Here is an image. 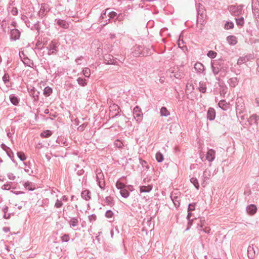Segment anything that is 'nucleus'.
<instances>
[{
  "instance_id": "nucleus-1",
  "label": "nucleus",
  "mask_w": 259,
  "mask_h": 259,
  "mask_svg": "<svg viewBox=\"0 0 259 259\" xmlns=\"http://www.w3.org/2000/svg\"><path fill=\"white\" fill-rule=\"evenodd\" d=\"M96 181L99 187L101 189H104L105 187L104 176L100 169L96 171Z\"/></svg>"
},
{
  "instance_id": "nucleus-2",
  "label": "nucleus",
  "mask_w": 259,
  "mask_h": 259,
  "mask_svg": "<svg viewBox=\"0 0 259 259\" xmlns=\"http://www.w3.org/2000/svg\"><path fill=\"white\" fill-rule=\"evenodd\" d=\"M243 7V6L242 5H231L229 7L228 10L232 15L237 16L242 14Z\"/></svg>"
},
{
  "instance_id": "nucleus-3",
  "label": "nucleus",
  "mask_w": 259,
  "mask_h": 259,
  "mask_svg": "<svg viewBox=\"0 0 259 259\" xmlns=\"http://www.w3.org/2000/svg\"><path fill=\"white\" fill-rule=\"evenodd\" d=\"M145 48L143 46L140 45L136 46L135 47V51L133 52L134 56H148L150 53L145 52Z\"/></svg>"
},
{
  "instance_id": "nucleus-4",
  "label": "nucleus",
  "mask_w": 259,
  "mask_h": 259,
  "mask_svg": "<svg viewBox=\"0 0 259 259\" xmlns=\"http://www.w3.org/2000/svg\"><path fill=\"white\" fill-rule=\"evenodd\" d=\"M50 11L49 6L47 4H42L41 5L40 10L38 12V15L41 18L44 17L48 12Z\"/></svg>"
},
{
  "instance_id": "nucleus-5",
  "label": "nucleus",
  "mask_w": 259,
  "mask_h": 259,
  "mask_svg": "<svg viewBox=\"0 0 259 259\" xmlns=\"http://www.w3.org/2000/svg\"><path fill=\"white\" fill-rule=\"evenodd\" d=\"M58 46L57 42L52 41L48 47H47V49L49 51V54L51 55L56 53L57 51V48Z\"/></svg>"
},
{
  "instance_id": "nucleus-6",
  "label": "nucleus",
  "mask_w": 259,
  "mask_h": 259,
  "mask_svg": "<svg viewBox=\"0 0 259 259\" xmlns=\"http://www.w3.org/2000/svg\"><path fill=\"white\" fill-rule=\"evenodd\" d=\"M20 36V32L17 29H13L10 32V39L11 40H16L19 39Z\"/></svg>"
},
{
  "instance_id": "nucleus-7",
  "label": "nucleus",
  "mask_w": 259,
  "mask_h": 259,
  "mask_svg": "<svg viewBox=\"0 0 259 259\" xmlns=\"http://www.w3.org/2000/svg\"><path fill=\"white\" fill-rule=\"evenodd\" d=\"M205 224V220H200V224L198 225V229L199 230H201L205 232L207 234H209L210 231V228L208 227H205L204 225Z\"/></svg>"
},
{
  "instance_id": "nucleus-8",
  "label": "nucleus",
  "mask_w": 259,
  "mask_h": 259,
  "mask_svg": "<svg viewBox=\"0 0 259 259\" xmlns=\"http://www.w3.org/2000/svg\"><path fill=\"white\" fill-rule=\"evenodd\" d=\"M177 194V193L172 192L170 196L171 199L175 206H179L180 204V199Z\"/></svg>"
},
{
  "instance_id": "nucleus-9",
  "label": "nucleus",
  "mask_w": 259,
  "mask_h": 259,
  "mask_svg": "<svg viewBox=\"0 0 259 259\" xmlns=\"http://www.w3.org/2000/svg\"><path fill=\"white\" fill-rule=\"evenodd\" d=\"M215 157V151L213 149H209L206 153V159L208 161L211 162L213 160H214Z\"/></svg>"
},
{
  "instance_id": "nucleus-10",
  "label": "nucleus",
  "mask_w": 259,
  "mask_h": 259,
  "mask_svg": "<svg viewBox=\"0 0 259 259\" xmlns=\"http://www.w3.org/2000/svg\"><path fill=\"white\" fill-rule=\"evenodd\" d=\"M219 107L224 110H227L230 107L229 102H227L225 100H222L219 101L218 104Z\"/></svg>"
},
{
  "instance_id": "nucleus-11",
  "label": "nucleus",
  "mask_w": 259,
  "mask_h": 259,
  "mask_svg": "<svg viewBox=\"0 0 259 259\" xmlns=\"http://www.w3.org/2000/svg\"><path fill=\"white\" fill-rule=\"evenodd\" d=\"M55 22L60 27L64 28L67 29L69 27V24L64 20L56 19Z\"/></svg>"
},
{
  "instance_id": "nucleus-12",
  "label": "nucleus",
  "mask_w": 259,
  "mask_h": 259,
  "mask_svg": "<svg viewBox=\"0 0 259 259\" xmlns=\"http://www.w3.org/2000/svg\"><path fill=\"white\" fill-rule=\"evenodd\" d=\"M215 117V111L212 108H209L207 113V118L213 120Z\"/></svg>"
},
{
  "instance_id": "nucleus-13",
  "label": "nucleus",
  "mask_w": 259,
  "mask_h": 259,
  "mask_svg": "<svg viewBox=\"0 0 259 259\" xmlns=\"http://www.w3.org/2000/svg\"><path fill=\"white\" fill-rule=\"evenodd\" d=\"M246 211L250 215L255 214L257 210L256 206L254 204H250L246 207Z\"/></svg>"
},
{
  "instance_id": "nucleus-14",
  "label": "nucleus",
  "mask_w": 259,
  "mask_h": 259,
  "mask_svg": "<svg viewBox=\"0 0 259 259\" xmlns=\"http://www.w3.org/2000/svg\"><path fill=\"white\" fill-rule=\"evenodd\" d=\"M194 68L197 72L200 73H202L204 71V66L200 62L196 63L194 65Z\"/></svg>"
},
{
  "instance_id": "nucleus-15",
  "label": "nucleus",
  "mask_w": 259,
  "mask_h": 259,
  "mask_svg": "<svg viewBox=\"0 0 259 259\" xmlns=\"http://www.w3.org/2000/svg\"><path fill=\"white\" fill-rule=\"evenodd\" d=\"M255 254V250L253 246L249 245L247 248V254L249 258H253Z\"/></svg>"
},
{
  "instance_id": "nucleus-16",
  "label": "nucleus",
  "mask_w": 259,
  "mask_h": 259,
  "mask_svg": "<svg viewBox=\"0 0 259 259\" xmlns=\"http://www.w3.org/2000/svg\"><path fill=\"white\" fill-rule=\"evenodd\" d=\"M258 120L259 116L256 114H253L250 117L248 121L249 122V123L251 124H255L256 125H257Z\"/></svg>"
},
{
  "instance_id": "nucleus-17",
  "label": "nucleus",
  "mask_w": 259,
  "mask_h": 259,
  "mask_svg": "<svg viewBox=\"0 0 259 259\" xmlns=\"http://www.w3.org/2000/svg\"><path fill=\"white\" fill-rule=\"evenodd\" d=\"M250 55L245 56L244 57H240L237 61V64L240 65L242 64L245 63L247 61H249L250 59Z\"/></svg>"
},
{
  "instance_id": "nucleus-18",
  "label": "nucleus",
  "mask_w": 259,
  "mask_h": 259,
  "mask_svg": "<svg viewBox=\"0 0 259 259\" xmlns=\"http://www.w3.org/2000/svg\"><path fill=\"white\" fill-rule=\"evenodd\" d=\"M81 196L83 199L88 201L91 199V192L88 190H84L81 192Z\"/></svg>"
},
{
  "instance_id": "nucleus-19",
  "label": "nucleus",
  "mask_w": 259,
  "mask_h": 259,
  "mask_svg": "<svg viewBox=\"0 0 259 259\" xmlns=\"http://www.w3.org/2000/svg\"><path fill=\"white\" fill-rule=\"evenodd\" d=\"M211 176V172L210 170H209L208 169H206L204 171L203 176H202V178H203V180L204 182L209 179Z\"/></svg>"
},
{
  "instance_id": "nucleus-20",
  "label": "nucleus",
  "mask_w": 259,
  "mask_h": 259,
  "mask_svg": "<svg viewBox=\"0 0 259 259\" xmlns=\"http://www.w3.org/2000/svg\"><path fill=\"white\" fill-rule=\"evenodd\" d=\"M227 40L231 45H235L237 44L236 37L234 35H230L227 37Z\"/></svg>"
},
{
  "instance_id": "nucleus-21",
  "label": "nucleus",
  "mask_w": 259,
  "mask_h": 259,
  "mask_svg": "<svg viewBox=\"0 0 259 259\" xmlns=\"http://www.w3.org/2000/svg\"><path fill=\"white\" fill-rule=\"evenodd\" d=\"M104 60L105 63L107 64H115L113 56L108 55L104 57Z\"/></svg>"
},
{
  "instance_id": "nucleus-22",
  "label": "nucleus",
  "mask_w": 259,
  "mask_h": 259,
  "mask_svg": "<svg viewBox=\"0 0 259 259\" xmlns=\"http://www.w3.org/2000/svg\"><path fill=\"white\" fill-rule=\"evenodd\" d=\"M181 36L182 34L180 35L179 39L178 41V45L179 48H181L182 50L185 51L187 50V47L183 40L181 39Z\"/></svg>"
},
{
  "instance_id": "nucleus-23",
  "label": "nucleus",
  "mask_w": 259,
  "mask_h": 259,
  "mask_svg": "<svg viewBox=\"0 0 259 259\" xmlns=\"http://www.w3.org/2000/svg\"><path fill=\"white\" fill-rule=\"evenodd\" d=\"M152 189V186L151 185L142 186L140 187V190L141 193L143 192H149Z\"/></svg>"
},
{
  "instance_id": "nucleus-24",
  "label": "nucleus",
  "mask_w": 259,
  "mask_h": 259,
  "mask_svg": "<svg viewBox=\"0 0 259 259\" xmlns=\"http://www.w3.org/2000/svg\"><path fill=\"white\" fill-rule=\"evenodd\" d=\"M69 224L71 227H75L78 225L79 222L77 218H72L69 221Z\"/></svg>"
},
{
  "instance_id": "nucleus-25",
  "label": "nucleus",
  "mask_w": 259,
  "mask_h": 259,
  "mask_svg": "<svg viewBox=\"0 0 259 259\" xmlns=\"http://www.w3.org/2000/svg\"><path fill=\"white\" fill-rule=\"evenodd\" d=\"M228 83L231 87H235L238 84V80L237 77H232L228 80Z\"/></svg>"
},
{
  "instance_id": "nucleus-26",
  "label": "nucleus",
  "mask_w": 259,
  "mask_h": 259,
  "mask_svg": "<svg viewBox=\"0 0 259 259\" xmlns=\"http://www.w3.org/2000/svg\"><path fill=\"white\" fill-rule=\"evenodd\" d=\"M105 203L106 205L112 206L114 205L113 198L111 196H107L105 199Z\"/></svg>"
},
{
  "instance_id": "nucleus-27",
  "label": "nucleus",
  "mask_w": 259,
  "mask_h": 259,
  "mask_svg": "<svg viewBox=\"0 0 259 259\" xmlns=\"http://www.w3.org/2000/svg\"><path fill=\"white\" fill-rule=\"evenodd\" d=\"M112 110H115V111H117L115 113V115H112V117H114L118 116V113L119 112V108L117 105L114 104L112 107H110V113L112 112Z\"/></svg>"
},
{
  "instance_id": "nucleus-28",
  "label": "nucleus",
  "mask_w": 259,
  "mask_h": 259,
  "mask_svg": "<svg viewBox=\"0 0 259 259\" xmlns=\"http://www.w3.org/2000/svg\"><path fill=\"white\" fill-rule=\"evenodd\" d=\"M23 62L24 63V64L25 65H26V66H28L29 67H32L33 66V61L27 57L24 58L23 59Z\"/></svg>"
},
{
  "instance_id": "nucleus-29",
  "label": "nucleus",
  "mask_w": 259,
  "mask_h": 259,
  "mask_svg": "<svg viewBox=\"0 0 259 259\" xmlns=\"http://www.w3.org/2000/svg\"><path fill=\"white\" fill-rule=\"evenodd\" d=\"M42 91L43 94L45 96H49L52 93V89L49 87H46Z\"/></svg>"
},
{
  "instance_id": "nucleus-30",
  "label": "nucleus",
  "mask_w": 259,
  "mask_h": 259,
  "mask_svg": "<svg viewBox=\"0 0 259 259\" xmlns=\"http://www.w3.org/2000/svg\"><path fill=\"white\" fill-rule=\"evenodd\" d=\"M52 134V133L50 130L44 131L40 134V136L43 138H48L51 136Z\"/></svg>"
},
{
  "instance_id": "nucleus-31",
  "label": "nucleus",
  "mask_w": 259,
  "mask_h": 259,
  "mask_svg": "<svg viewBox=\"0 0 259 259\" xmlns=\"http://www.w3.org/2000/svg\"><path fill=\"white\" fill-rule=\"evenodd\" d=\"M190 182L191 183H192L193 184V185L194 186V187L197 189L198 190L199 189V183L198 182V180L196 178H192L191 179H190Z\"/></svg>"
},
{
  "instance_id": "nucleus-32",
  "label": "nucleus",
  "mask_w": 259,
  "mask_h": 259,
  "mask_svg": "<svg viewBox=\"0 0 259 259\" xmlns=\"http://www.w3.org/2000/svg\"><path fill=\"white\" fill-rule=\"evenodd\" d=\"M160 114L161 116H167L169 115V112L165 107H163L160 109Z\"/></svg>"
},
{
  "instance_id": "nucleus-33",
  "label": "nucleus",
  "mask_w": 259,
  "mask_h": 259,
  "mask_svg": "<svg viewBox=\"0 0 259 259\" xmlns=\"http://www.w3.org/2000/svg\"><path fill=\"white\" fill-rule=\"evenodd\" d=\"M236 23L237 25L240 26H243L244 24V20L243 17L236 18Z\"/></svg>"
},
{
  "instance_id": "nucleus-34",
  "label": "nucleus",
  "mask_w": 259,
  "mask_h": 259,
  "mask_svg": "<svg viewBox=\"0 0 259 259\" xmlns=\"http://www.w3.org/2000/svg\"><path fill=\"white\" fill-rule=\"evenodd\" d=\"M120 194L123 197L127 198L128 197L130 193L126 189H121V190H120Z\"/></svg>"
},
{
  "instance_id": "nucleus-35",
  "label": "nucleus",
  "mask_w": 259,
  "mask_h": 259,
  "mask_svg": "<svg viewBox=\"0 0 259 259\" xmlns=\"http://www.w3.org/2000/svg\"><path fill=\"white\" fill-rule=\"evenodd\" d=\"M63 205L62 200L57 199L55 203L54 206L57 208H61Z\"/></svg>"
},
{
  "instance_id": "nucleus-36",
  "label": "nucleus",
  "mask_w": 259,
  "mask_h": 259,
  "mask_svg": "<svg viewBox=\"0 0 259 259\" xmlns=\"http://www.w3.org/2000/svg\"><path fill=\"white\" fill-rule=\"evenodd\" d=\"M156 159L158 162H161L163 160V155L160 152H157L156 154Z\"/></svg>"
},
{
  "instance_id": "nucleus-37",
  "label": "nucleus",
  "mask_w": 259,
  "mask_h": 259,
  "mask_svg": "<svg viewBox=\"0 0 259 259\" xmlns=\"http://www.w3.org/2000/svg\"><path fill=\"white\" fill-rule=\"evenodd\" d=\"M17 156L21 161H24L26 159V157L24 153L22 152H18Z\"/></svg>"
},
{
  "instance_id": "nucleus-38",
  "label": "nucleus",
  "mask_w": 259,
  "mask_h": 259,
  "mask_svg": "<svg viewBox=\"0 0 259 259\" xmlns=\"http://www.w3.org/2000/svg\"><path fill=\"white\" fill-rule=\"evenodd\" d=\"M82 72L83 74L87 77H89L91 75V70L89 68H85Z\"/></svg>"
},
{
  "instance_id": "nucleus-39",
  "label": "nucleus",
  "mask_w": 259,
  "mask_h": 259,
  "mask_svg": "<svg viewBox=\"0 0 259 259\" xmlns=\"http://www.w3.org/2000/svg\"><path fill=\"white\" fill-rule=\"evenodd\" d=\"M211 68H212L213 73L215 75H217L219 73V72L220 71L219 68L217 66H215L214 64L213 63H211Z\"/></svg>"
},
{
  "instance_id": "nucleus-40",
  "label": "nucleus",
  "mask_w": 259,
  "mask_h": 259,
  "mask_svg": "<svg viewBox=\"0 0 259 259\" xmlns=\"http://www.w3.org/2000/svg\"><path fill=\"white\" fill-rule=\"evenodd\" d=\"M217 53L213 51H209L207 54V56L210 58H214L217 56Z\"/></svg>"
},
{
  "instance_id": "nucleus-41",
  "label": "nucleus",
  "mask_w": 259,
  "mask_h": 259,
  "mask_svg": "<svg viewBox=\"0 0 259 259\" xmlns=\"http://www.w3.org/2000/svg\"><path fill=\"white\" fill-rule=\"evenodd\" d=\"M234 27V24L233 22H227L225 25V28L227 30L232 29Z\"/></svg>"
},
{
  "instance_id": "nucleus-42",
  "label": "nucleus",
  "mask_w": 259,
  "mask_h": 259,
  "mask_svg": "<svg viewBox=\"0 0 259 259\" xmlns=\"http://www.w3.org/2000/svg\"><path fill=\"white\" fill-rule=\"evenodd\" d=\"M24 187L28 190H33L34 188H32L31 186V183L29 182H25L24 184Z\"/></svg>"
},
{
  "instance_id": "nucleus-43",
  "label": "nucleus",
  "mask_w": 259,
  "mask_h": 259,
  "mask_svg": "<svg viewBox=\"0 0 259 259\" xmlns=\"http://www.w3.org/2000/svg\"><path fill=\"white\" fill-rule=\"evenodd\" d=\"M113 216V212L111 210H107L105 213V217L107 218L110 219Z\"/></svg>"
},
{
  "instance_id": "nucleus-44",
  "label": "nucleus",
  "mask_w": 259,
  "mask_h": 259,
  "mask_svg": "<svg viewBox=\"0 0 259 259\" xmlns=\"http://www.w3.org/2000/svg\"><path fill=\"white\" fill-rule=\"evenodd\" d=\"M24 164L26 166L24 168V170L29 174V175H31V173H32V170L31 169V168L27 165V163L26 162H24Z\"/></svg>"
},
{
  "instance_id": "nucleus-45",
  "label": "nucleus",
  "mask_w": 259,
  "mask_h": 259,
  "mask_svg": "<svg viewBox=\"0 0 259 259\" xmlns=\"http://www.w3.org/2000/svg\"><path fill=\"white\" fill-rule=\"evenodd\" d=\"M116 186L118 189L121 190V189H124L125 185L121 182L117 181L116 183Z\"/></svg>"
},
{
  "instance_id": "nucleus-46",
  "label": "nucleus",
  "mask_w": 259,
  "mask_h": 259,
  "mask_svg": "<svg viewBox=\"0 0 259 259\" xmlns=\"http://www.w3.org/2000/svg\"><path fill=\"white\" fill-rule=\"evenodd\" d=\"M77 80L78 84L81 86H84L87 84L85 82V80L83 78H78Z\"/></svg>"
},
{
  "instance_id": "nucleus-47",
  "label": "nucleus",
  "mask_w": 259,
  "mask_h": 259,
  "mask_svg": "<svg viewBox=\"0 0 259 259\" xmlns=\"http://www.w3.org/2000/svg\"><path fill=\"white\" fill-rule=\"evenodd\" d=\"M39 95V92L35 90L34 88L32 90V97H38Z\"/></svg>"
},
{
  "instance_id": "nucleus-48",
  "label": "nucleus",
  "mask_w": 259,
  "mask_h": 259,
  "mask_svg": "<svg viewBox=\"0 0 259 259\" xmlns=\"http://www.w3.org/2000/svg\"><path fill=\"white\" fill-rule=\"evenodd\" d=\"M195 203L189 204V205L188 206V211L190 212L191 211L194 210L195 209Z\"/></svg>"
},
{
  "instance_id": "nucleus-49",
  "label": "nucleus",
  "mask_w": 259,
  "mask_h": 259,
  "mask_svg": "<svg viewBox=\"0 0 259 259\" xmlns=\"http://www.w3.org/2000/svg\"><path fill=\"white\" fill-rule=\"evenodd\" d=\"M11 102L14 105H17L19 103L18 98H9Z\"/></svg>"
},
{
  "instance_id": "nucleus-50",
  "label": "nucleus",
  "mask_w": 259,
  "mask_h": 259,
  "mask_svg": "<svg viewBox=\"0 0 259 259\" xmlns=\"http://www.w3.org/2000/svg\"><path fill=\"white\" fill-rule=\"evenodd\" d=\"M117 13L115 12H110L108 13V16H109V18H108V20H110V19L111 18H114L115 16H117Z\"/></svg>"
},
{
  "instance_id": "nucleus-51",
  "label": "nucleus",
  "mask_w": 259,
  "mask_h": 259,
  "mask_svg": "<svg viewBox=\"0 0 259 259\" xmlns=\"http://www.w3.org/2000/svg\"><path fill=\"white\" fill-rule=\"evenodd\" d=\"M69 239V235L67 234H65L61 237V240L63 242H68Z\"/></svg>"
},
{
  "instance_id": "nucleus-52",
  "label": "nucleus",
  "mask_w": 259,
  "mask_h": 259,
  "mask_svg": "<svg viewBox=\"0 0 259 259\" xmlns=\"http://www.w3.org/2000/svg\"><path fill=\"white\" fill-rule=\"evenodd\" d=\"M2 188L4 190H9L11 188V186L10 183L5 184L2 187Z\"/></svg>"
},
{
  "instance_id": "nucleus-53",
  "label": "nucleus",
  "mask_w": 259,
  "mask_h": 259,
  "mask_svg": "<svg viewBox=\"0 0 259 259\" xmlns=\"http://www.w3.org/2000/svg\"><path fill=\"white\" fill-rule=\"evenodd\" d=\"M124 16H125L124 14H121V13L119 14L118 15H117V19L118 21H121L124 19Z\"/></svg>"
},
{
  "instance_id": "nucleus-54",
  "label": "nucleus",
  "mask_w": 259,
  "mask_h": 259,
  "mask_svg": "<svg viewBox=\"0 0 259 259\" xmlns=\"http://www.w3.org/2000/svg\"><path fill=\"white\" fill-rule=\"evenodd\" d=\"M87 125V124L86 123H84L78 127V130L80 131H82L84 130Z\"/></svg>"
},
{
  "instance_id": "nucleus-55",
  "label": "nucleus",
  "mask_w": 259,
  "mask_h": 259,
  "mask_svg": "<svg viewBox=\"0 0 259 259\" xmlns=\"http://www.w3.org/2000/svg\"><path fill=\"white\" fill-rule=\"evenodd\" d=\"M8 177L11 180H14L16 178V177L13 173L9 172L8 174Z\"/></svg>"
},
{
  "instance_id": "nucleus-56",
  "label": "nucleus",
  "mask_w": 259,
  "mask_h": 259,
  "mask_svg": "<svg viewBox=\"0 0 259 259\" xmlns=\"http://www.w3.org/2000/svg\"><path fill=\"white\" fill-rule=\"evenodd\" d=\"M9 76L8 74H5L3 77V80L5 83L9 81Z\"/></svg>"
},
{
  "instance_id": "nucleus-57",
  "label": "nucleus",
  "mask_w": 259,
  "mask_h": 259,
  "mask_svg": "<svg viewBox=\"0 0 259 259\" xmlns=\"http://www.w3.org/2000/svg\"><path fill=\"white\" fill-rule=\"evenodd\" d=\"M89 220L90 222L94 221L96 220V215L94 214L89 216Z\"/></svg>"
},
{
  "instance_id": "nucleus-58",
  "label": "nucleus",
  "mask_w": 259,
  "mask_h": 259,
  "mask_svg": "<svg viewBox=\"0 0 259 259\" xmlns=\"http://www.w3.org/2000/svg\"><path fill=\"white\" fill-rule=\"evenodd\" d=\"M39 22L37 21L34 24V29H36L37 30H39L40 29L39 25Z\"/></svg>"
},
{
  "instance_id": "nucleus-59",
  "label": "nucleus",
  "mask_w": 259,
  "mask_h": 259,
  "mask_svg": "<svg viewBox=\"0 0 259 259\" xmlns=\"http://www.w3.org/2000/svg\"><path fill=\"white\" fill-rule=\"evenodd\" d=\"M109 9H107L104 12H103L101 15V18L104 19L106 16V13Z\"/></svg>"
},
{
  "instance_id": "nucleus-60",
  "label": "nucleus",
  "mask_w": 259,
  "mask_h": 259,
  "mask_svg": "<svg viewBox=\"0 0 259 259\" xmlns=\"http://www.w3.org/2000/svg\"><path fill=\"white\" fill-rule=\"evenodd\" d=\"M60 199L62 200V201L66 202L68 201V198L66 196L63 195L61 197Z\"/></svg>"
},
{
  "instance_id": "nucleus-61",
  "label": "nucleus",
  "mask_w": 259,
  "mask_h": 259,
  "mask_svg": "<svg viewBox=\"0 0 259 259\" xmlns=\"http://www.w3.org/2000/svg\"><path fill=\"white\" fill-rule=\"evenodd\" d=\"M11 12L13 15H16L18 13L17 8H13Z\"/></svg>"
},
{
  "instance_id": "nucleus-62",
  "label": "nucleus",
  "mask_w": 259,
  "mask_h": 259,
  "mask_svg": "<svg viewBox=\"0 0 259 259\" xmlns=\"http://www.w3.org/2000/svg\"><path fill=\"white\" fill-rule=\"evenodd\" d=\"M82 59V56H80L77 58L75 60V62L76 63H77L78 64H80V62L79 61Z\"/></svg>"
},
{
  "instance_id": "nucleus-63",
  "label": "nucleus",
  "mask_w": 259,
  "mask_h": 259,
  "mask_svg": "<svg viewBox=\"0 0 259 259\" xmlns=\"http://www.w3.org/2000/svg\"><path fill=\"white\" fill-rule=\"evenodd\" d=\"M144 48H145L144 51H145V52H149V53H150L149 55L151 54L152 50L151 49H149V48H146V47H144Z\"/></svg>"
},
{
  "instance_id": "nucleus-64",
  "label": "nucleus",
  "mask_w": 259,
  "mask_h": 259,
  "mask_svg": "<svg viewBox=\"0 0 259 259\" xmlns=\"http://www.w3.org/2000/svg\"><path fill=\"white\" fill-rule=\"evenodd\" d=\"M3 217H4V218H5L6 219H9L10 217V213L7 214V213H4Z\"/></svg>"
}]
</instances>
